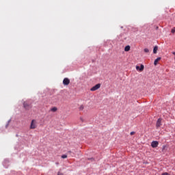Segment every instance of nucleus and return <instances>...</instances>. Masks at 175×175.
Masks as SVG:
<instances>
[{
    "label": "nucleus",
    "mask_w": 175,
    "mask_h": 175,
    "mask_svg": "<svg viewBox=\"0 0 175 175\" xmlns=\"http://www.w3.org/2000/svg\"><path fill=\"white\" fill-rule=\"evenodd\" d=\"M23 108L25 110H31L32 108V103L29 100L24 101L23 103Z\"/></svg>",
    "instance_id": "obj_1"
},
{
    "label": "nucleus",
    "mask_w": 175,
    "mask_h": 175,
    "mask_svg": "<svg viewBox=\"0 0 175 175\" xmlns=\"http://www.w3.org/2000/svg\"><path fill=\"white\" fill-rule=\"evenodd\" d=\"M10 163V160L9 159H5L3 161V166L8 169L9 167V165Z\"/></svg>",
    "instance_id": "obj_2"
},
{
    "label": "nucleus",
    "mask_w": 175,
    "mask_h": 175,
    "mask_svg": "<svg viewBox=\"0 0 175 175\" xmlns=\"http://www.w3.org/2000/svg\"><path fill=\"white\" fill-rule=\"evenodd\" d=\"M99 88H100V83H97L90 89V91H96L99 90Z\"/></svg>",
    "instance_id": "obj_3"
},
{
    "label": "nucleus",
    "mask_w": 175,
    "mask_h": 175,
    "mask_svg": "<svg viewBox=\"0 0 175 175\" xmlns=\"http://www.w3.org/2000/svg\"><path fill=\"white\" fill-rule=\"evenodd\" d=\"M162 126V118L157 119V123H156V128L158 129V128H160Z\"/></svg>",
    "instance_id": "obj_4"
},
{
    "label": "nucleus",
    "mask_w": 175,
    "mask_h": 175,
    "mask_svg": "<svg viewBox=\"0 0 175 175\" xmlns=\"http://www.w3.org/2000/svg\"><path fill=\"white\" fill-rule=\"evenodd\" d=\"M159 144V142L158 141H152L151 142V147L152 148H157V147H158Z\"/></svg>",
    "instance_id": "obj_5"
},
{
    "label": "nucleus",
    "mask_w": 175,
    "mask_h": 175,
    "mask_svg": "<svg viewBox=\"0 0 175 175\" xmlns=\"http://www.w3.org/2000/svg\"><path fill=\"white\" fill-rule=\"evenodd\" d=\"M136 70H138L139 72H143V70H144V65L141 64L140 66H136Z\"/></svg>",
    "instance_id": "obj_6"
},
{
    "label": "nucleus",
    "mask_w": 175,
    "mask_h": 175,
    "mask_svg": "<svg viewBox=\"0 0 175 175\" xmlns=\"http://www.w3.org/2000/svg\"><path fill=\"white\" fill-rule=\"evenodd\" d=\"M68 84H70V79L69 78H64L63 79V85H68Z\"/></svg>",
    "instance_id": "obj_7"
},
{
    "label": "nucleus",
    "mask_w": 175,
    "mask_h": 175,
    "mask_svg": "<svg viewBox=\"0 0 175 175\" xmlns=\"http://www.w3.org/2000/svg\"><path fill=\"white\" fill-rule=\"evenodd\" d=\"M35 122H36V120H31V122L30 124V129H35L36 128V124Z\"/></svg>",
    "instance_id": "obj_8"
},
{
    "label": "nucleus",
    "mask_w": 175,
    "mask_h": 175,
    "mask_svg": "<svg viewBox=\"0 0 175 175\" xmlns=\"http://www.w3.org/2000/svg\"><path fill=\"white\" fill-rule=\"evenodd\" d=\"M161 59H162V58L161 57H159L156 59H154V66H157L158 65V62H159V61H161Z\"/></svg>",
    "instance_id": "obj_9"
},
{
    "label": "nucleus",
    "mask_w": 175,
    "mask_h": 175,
    "mask_svg": "<svg viewBox=\"0 0 175 175\" xmlns=\"http://www.w3.org/2000/svg\"><path fill=\"white\" fill-rule=\"evenodd\" d=\"M168 148H169V146H167V145H163L162 147V152H166Z\"/></svg>",
    "instance_id": "obj_10"
},
{
    "label": "nucleus",
    "mask_w": 175,
    "mask_h": 175,
    "mask_svg": "<svg viewBox=\"0 0 175 175\" xmlns=\"http://www.w3.org/2000/svg\"><path fill=\"white\" fill-rule=\"evenodd\" d=\"M158 53V46H154L153 48V54H157Z\"/></svg>",
    "instance_id": "obj_11"
},
{
    "label": "nucleus",
    "mask_w": 175,
    "mask_h": 175,
    "mask_svg": "<svg viewBox=\"0 0 175 175\" xmlns=\"http://www.w3.org/2000/svg\"><path fill=\"white\" fill-rule=\"evenodd\" d=\"M131 50V46L127 45L124 47V51H129Z\"/></svg>",
    "instance_id": "obj_12"
},
{
    "label": "nucleus",
    "mask_w": 175,
    "mask_h": 175,
    "mask_svg": "<svg viewBox=\"0 0 175 175\" xmlns=\"http://www.w3.org/2000/svg\"><path fill=\"white\" fill-rule=\"evenodd\" d=\"M58 110V108H57L56 107H53L51 109V111H53V113H55V111H57Z\"/></svg>",
    "instance_id": "obj_13"
},
{
    "label": "nucleus",
    "mask_w": 175,
    "mask_h": 175,
    "mask_svg": "<svg viewBox=\"0 0 175 175\" xmlns=\"http://www.w3.org/2000/svg\"><path fill=\"white\" fill-rule=\"evenodd\" d=\"M12 122V119H10L8 122L7 124H5V128L7 129L8 126H9V124H10V122Z\"/></svg>",
    "instance_id": "obj_14"
},
{
    "label": "nucleus",
    "mask_w": 175,
    "mask_h": 175,
    "mask_svg": "<svg viewBox=\"0 0 175 175\" xmlns=\"http://www.w3.org/2000/svg\"><path fill=\"white\" fill-rule=\"evenodd\" d=\"M125 35V32L121 33L119 35V39H122V36H124Z\"/></svg>",
    "instance_id": "obj_15"
},
{
    "label": "nucleus",
    "mask_w": 175,
    "mask_h": 175,
    "mask_svg": "<svg viewBox=\"0 0 175 175\" xmlns=\"http://www.w3.org/2000/svg\"><path fill=\"white\" fill-rule=\"evenodd\" d=\"M88 161H91L92 162H94V161H95V159L94 157L88 158Z\"/></svg>",
    "instance_id": "obj_16"
},
{
    "label": "nucleus",
    "mask_w": 175,
    "mask_h": 175,
    "mask_svg": "<svg viewBox=\"0 0 175 175\" xmlns=\"http://www.w3.org/2000/svg\"><path fill=\"white\" fill-rule=\"evenodd\" d=\"M144 53H150V50L147 48L144 49Z\"/></svg>",
    "instance_id": "obj_17"
},
{
    "label": "nucleus",
    "mask_w": 175,
    "mask_h": 175,
    "mask_svg": "<svg viewBox=\"0 0 175 175\" xmlns=\"http://www.w3.org/2000/svg\"><path fill=\"white\" fill-rule=\"evenodd\" d=\"M56 98H57L56 102H58V100H59V98H61V95L58 94V95L56 96Z\"/></svg>",
    "instance_id": "obj_18"
},
{
    "label": "nucleus",
    "mask_w": 175,
    "mask_h": 175,
    "mask_svg": "<svg viewBox=\"0 0 175 175\" xmlns=\"http://www.w3.org/2000/svg\"><path fill=\"white\" fill-rule=\"evenodd\" d=\"M62 158L63 159H65L68 158V155H66V154H63V155H62Z\"/></svg>",
    "instance_id": "obj_19"
},
{
    "label": "nucleus",
    "mask_w": 175,
    "mask_h": 175,
    "mask_svg": "<svg viewBox=\"0 0 175 175\" xmlns=\"http://www.w3.org/2000/svg\"><path fill=\"white\" fill-rule=\"evenodd\" d=\"M84 109V106L81 105L79 107V110H83Z\"/></svg>",
    "instance_id": "obj_20"
},
{
    "label": "nucleus",
    "mask_w": 175,
    "mask_h": 175,
    "mask_svg": "<svg viewBox=\"0 0 175 175\" xmlns=\"http://www.w3.org/2000/svg\"><path fill=\"white\" fill-rule=\"evenodd\" d=\"M132 30H133L134 32H137V28H133Z\"/></svg>",
    "instance_id": "obj_21"
},
{
    "label": "nucleus",
    "mask_w": 175,
    "mask_h": 175,
    "mask_svg": "<svg viewBox=\"0 0 175 175\" xmlns=\"http://www.w3.org/2000/svg\"><path fill=\"white\" fill-rule=\"evenodd\" d=\"M135 131H131V133H130V135H131V136H133V135H135Z\"/></svg>",
    "instance_id": "obj_22"
},
{
    "label": "nucleus",
    "mask_w": 175,
    "mask_h": 175,
    "mask_svg": "<svg viewBox=\"0 0 175 175\" xmlns=\"http://www.w3.org/2000/svg\"><path fill=\"white\" fill-rule=\"evenodd\" d=\"M161 175H170L168 172H163Z\"/></svg>",
    "instance_id": "obj_23"
},
{
    "label": "nucleus",
    "mask_w": 175,
    "mask_h": 175,
    "mask_svg": "<svg viewBox=\"0 0 175 175\" xmlns=\"http://www.w3.org/2000/svg\"><path fill=\"white\" fill-rule=\"evenodd\" d=\"M171 32H172V33H175V28H173V29L171 30Z\"/></svg>",
    "instance_id": "obj_24"
},
{
    "label": "nucleus",
    "mask_w": 175,
    "mask_h": 175,
    "mask_svg": "<svg viewBox=\"0 0 175 175\" xmlns=\"http://www.w3.org/2000/svg\"><path fill=\"white\" fill-rule=\"evenodd\" d=\"M80 120L82 122H84V119H83V118H80Z\"/></svg>",
    "instance_id": "obj_25"
},
{
    "label": "nucleus",
    "mask_w": 175,
    "mask_h": 175,
    "mask_svg": "<svg viewBox=\"0 0 175 175\" xmlns=\"http://www.w3.org/2000/svg\"><path fill=\"white\" fill-rule=\"evenodd\" d=\"M57 175H64V174L60 173V172H58V173H57Z\"/></svg>",
    "instance_id": "obj_26"
},
{
    "label": "nucleus",
    "mask_w": 175,
    "mask_h": 175,
    "mask_svg": "<svg viewBox=\"0 0 175 175\" xmlns=\"http://www.w3.org/2000/svg\"><path fill=\"white\" fill-rule=\"evenodd\" d=\"M159 29V27H158V26H157L156 27H155V29L156 30H158Z\"/></svg>",
    "instance_id": "obj_27"
},
{
    "label": "nucleus",
    "mask_w": 175,
    "mask_h": 175,
    "mask_svg": "<svg viewBox=\"0 0 175 175\" xmlns=\"http://www.w3.org/2000/svg\"><path fill=\"white\" fill-rule=\"evenodd\" d=\"M120 28L122 29V28H124V27L121 26Z\"/></svg>",
    "instance_id": "obj_28"
},
{
    "label": "nucleus",
    "mask_w": 175,
    "mask_h": 175,
    "mask_svg": "<svg viewBox=\"0 0 175 175\" xmlns=\"http://www.w3.org/2000/svg\"><path fill=\"white\" fill-rule=\"evenodd\" d=\"M172 54H173L174 55H175V52L172 53Z\"/></svg>",
    "instance_id": "obj_29"
},
{
    "label": "nucleus",
    "mask_w": 175,
    "mask_h": 175,
    "mask_svg": "<svg viewBox=\"0 0 175 175\" xmlns=\"http://www.w3.org/2000/svg\"><path fill=\"white\" fill-rule=\"evenodd\" d=\"M124 40H126V38H124Z\"/></svg>",
    "instance_id": "obj_30"
},
{
    "label": "nucleus",
    "mask_w": 175,
    "mask_h": 175,
    "mask_svg": "<svg viewBox=\"0 0 175 175\" xmlns=\"http://www.w3.org/2000/svg\"><path fill=\"white\" fill-rule=\"evenodd\" d=\"M68 152H70H70H72V151H68Z\"/></svg>",
    "instance_id": "obj_31"
}]
</instances>
